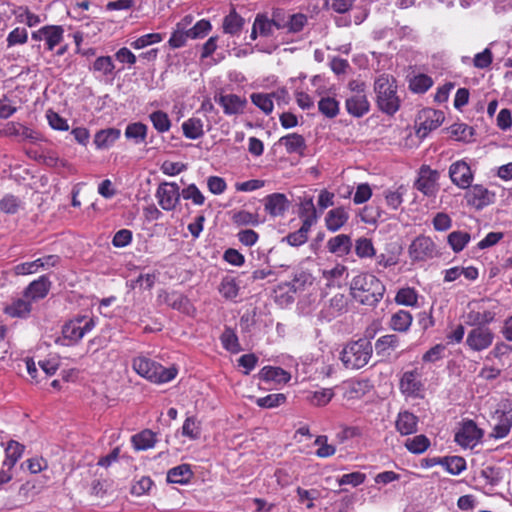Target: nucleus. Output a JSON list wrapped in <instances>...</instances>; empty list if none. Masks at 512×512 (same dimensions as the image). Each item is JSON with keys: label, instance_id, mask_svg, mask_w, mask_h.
<instances>
[{"label": "nucleus", "instance_id": "42", "mask_svg": "<svg viewBox=\"0 0 512 512\" xmlns=\"http://www.w3.org/2000/svg\"><path fill=\"white\" fill-rule=\"evenodd\" d=\"M318 109L327 118H335L339 114V102L333 97H322L318 102Z\"/></svg>", "mask_w": 512, "mask_h": 512}, {"label": "nucleus", "instance_id": "18", "mask_svg": "<svg viewBox=\"0 0 512 512\" xmlns=\"http://www.w3.org/2000/svg\"><path fill=\"white\" fill-rule=\"evenodd\" d=\"M265 211L273 217L282 216L289 208V200L283 193H273L265 197Z\"/></svg>", "mask_w": 512, "mask_h": 512}, {"label": "nucleus", "instance_id": "43", "mask_svg": "<svg viewBox=\"0 0 512 512\" xmlns=\"http://www.w3.org/2000/svg\"><path fill=\"white\" fill-rule=\"evenodd\" d=\"M333 397V389L322 388L320 390L310 392L307 399L310 402V404L321 407L327 405L332 400Z\"/></svg>", "mask_w": 512, "mask_h": 512}, {"label": "nucleus", "instance_id": "21", "mask_svg": "<svg viewBox=\"0 0 512 512\" xmlns=\"http://www.w3.org/2000/svg\"><path fill=\"white\" fill-rule=\"evenodd\" d=\"M349 219V214L344 207H337L327 212L325 224L329 231L336 232L343 227Z\"/></svg>", "mask_w": 512, "mask_h": 512}, {"label": "nucleus", "instance_id": "8", "mask_svg": "<svg viewBox=\"0 0 512 512\" xmlns=\"http://www.w3.org/2000/svg\"><path fill=\"white\" fill-rule=\"evenodd\" d=\"M439 172L423 165L420 168L419 176L414 183V187L427 197H435L438 187Z\"/></svg>", "mask_w": 512, "mask_h": 512}, {"label": "nucleus", "instance_id": "51", "mask_svg": "<svg viewBox=\"0 0 512 512\" xmlns=\"http://www.w3.org/2000/svg\"><path fill=\"white\" fill-rule=\"evenodd\" d=\"M405 192L406 189L404 188V186H400L395 191H385L384 196L387 206L393 210H397L403 202V195L405 194Z\"/></svg>", "mask_w": 512, "mask_h": 512}, {"label": "nucleus", "instance_id": "31", "mask_svg": "<svg viewBox=\"0 0 512 512\" xmlns=\"http://www.w3.org/2000/svg\"><path fill=\"white\" fill-rule=\"evenodd\" d=\"M220 341L223 348L232 354H237L242 351L238 336L231 327L225 326L220 336Z\"/></svg>", "mask_w": 512, "mask_h": 512}, {"label": "nucleus", "instance_id": "40", "mask_svg": "<svg viewBox=\"0 0 512 512\" xmlns=\"http://www.w3.org/2000/svg\"><path fill=\"white\" fill-rule=\"evenodd\" d=\"M471 237L468 232L453 231L448 235L447 241L455 253L461 252L469 243Z\"/></svg>", "mask_w": 512, "mask_h": 512}, {"label": "nucleus", "instance_id": "59", "mask_svg": "<svg viewBox=\"0 0 512 512\" xmlns=\"http://www.w3.org/2000/svg\"><path fill=\"white\" fill-rule=\"evenodd\" d=\"M28 40V32L23 27H16L7 36V46L12 47L18 44H25Z\"/></svg>", "mask_w": 512, "mask_h": 512}, {"label": "nucleus", "instance_id": "11", "mask_svg": "<svg viewBox=\"0 0 512 512\" xmlns=\"http://www.w3.org/2000/svg\"><path fill=\"white\" fill-rule=\"evenodd\" d=\"M465 194L467 204L481 210L494 203L495 193L480 184L471 185Z\"/></svg>", "mask_w": 512, "mask_h": 512}, {"label": "nucleus", "instance_id": "4", "mask_svg": "<svg viewBox=\"0 0 512 512\" xmlns=\"http://www.w3.org/2000/svg\"><path fill=\"white\" fill-rule=\"evenodd\" d=\"M372 353V343L367 338H360L343 347L340 360L346 369L357 370L368 364Z\"/></svg>", "mask_w": 512, "mask_h": 512}, {"label": "nucleus", "instance_id": "50", "mask_svg": "<svg viewBox=\"0 0 512 512\" xmlns=\"http://www.w3.org/2000/svg\"><path fill=\"white\" fill-rule=\"evenodd\" d=\"M254 24L259 31V36L270 37L274 33V27L266 14H257Z\"/></svg>", "mask_w": 512, "mask_h": 512}, {"label": "nucleus", "instance_id": "38", "mask_svg": "<svg viewBox=\"0 0 512 512\" xmlns=\"http://www.w3.org/2000/svg\"><path fill=\"white\" fill-rule=\"evenodd\" d=\"M149 119L154 129L159 133H166L171 128V120L168 114L162 110L152 112Z\"/></svg>", "mask_w": 512, "mask_h": 512}, {"label": "nucleus", "instance_id": "22", "mask_svg": "<svg viewBox=\"0 0 512 512\" xmlns=\"http://www.w3.org/2000/svg\"><path fill=\"white\" fill-rule=\"evenodd\" d=\"M121 131L118 128H107L98 131L94 136V144L97 149H108L120 138Z\"/></svg>", "mask_w": 512, "mask_h": 512}, {"label": "nucleus", "instance_id": "17", "mask_svg": "<svg viewBox=\"0 0 512 512\" xmlns=\"http://www.w3.org/2000/svg\"><path fill=\"white\" fill-rule=\"evenodd\" d=\"M215 100L222 106L226 115H237L244 111L247 100L236 94L220 95Z\"/></svg>", "mask_w": 512, "mask_h": 512}, {"label": "nucleus", "instance_id": "6", "mask_svg": "<svg viewBox=\"0 0 512 512\" xmlns=\"http://www.w3.org/2000/svg\"><path fill=\"white\" fill-rule=\"evenodd\" d=\"M409 257L412 261H426L438 255L434 241L425 235L416 237L408 248Z\"/></svg>", "mask_w": 512, "mask_h": 512}, {"label": "nucleus", "instance_id": "61", "mask_svg": "<svg viewBox=\"0 0 512 512\" xmlns=\"http://www.w3.org/2000/svg\"><path fill=\"white\" fill-rule=\"evenodd\" d=\"M366 480V475L361 472H352L348 474L342 475L337 479L339 486L343 485H352L353 487H357L363 484Z\"/></svg>", "mask_w": 512, "mask_h": 512}, {"label": "nucleus", "instance_id": "2", "mask_svg": "<svg viewBox=\"0 0 512 512\" xmlns=\"http://www.w3.org/2000/svg\"><path fill=\"white\" fill-rule=\"evenodd\" d=\"M132 368L139 376L155 384L170 382L178 373L175 367L165 368L160 363L143 355L133 359Z\"/></svg>", "mask_w": 512, "mask_h": 512}, {"label": "nucleus", "instance_id": "10", "mask_svg": "<svg viewBox=\"0 0 512 512\" xmlns=\"http://www.w3.org/2000/svg\"><path fill=\"white\" fill-rule=\"evenodd\" d=\"M494 340V334L488 327H474L471 329L466 337L467 347L474 351L480 352L489 348Z\"/></svg>", "mask_w": 512, "mask_h": 512}, {"label": "nucleus", "instance_id": "29", "mask_svg": "<svg viewBox=\"0 0 512 512\" xmlns=\"http://www.w3.org/2000/svg\"><path fill=\"white\" fill-rule=\"evenodd\" d=\"M32 309V301L27 298H19L14 300L5 308V313L11 317L25 318Z\"/></svg>", "mask_w": 512, "mask_h": 512}, {"label": "nucleus", "instance_id": "60", "mask_svg": "<svg viewBox=\"0 0 512 512\" xmlns=\"http://www.w3.org/2000/svg\"><path fill=\"white\" fill-rule=\"evenodd\" d=\"M40 490V485H38L33 480H28L20 486L18 494L20 497L23 498V500L28 501L32 499L35 495H37L40 492Z\"/></svg>", "mask_w": 512, "mask_h": 512}, {"label": "nucleus", "instance_id": "28", "mask_svg": "<svg viewBox=\"0 0 512 512\" xmlns=\"http://www.w3.org/2000/svg\"><path fill=\"white\" fill-rule=\"evenodd\" d=\"M193 477V472L189 464H181L171 468L167 472V481L175 484H186Z\"/></svg>", "mask_w": 512, "mask_h": 512}, {"label": "nucleus", "instance_id": "54", "mask_svg": "<svg viewBox=\"0 0 512 512\" xmlns=\"http://www.w3.org/2000/svg\"><path fill=\"white\" fill-rule=\"evenodd\" d=\"M182 434L192 440L200 438L201 428L195 417H187L182 426Z\"/></svg>", "mask_w": 512, "mask_h": 512}, {"label": "nucleus", "instance_id": "16", "mask_svg": "<svg viewBox=\"0 0 512 512\" xmlns=\"http://www.w3.org/2000/svg\"><path fill=\"white\" fill-rule=\"evenodd\" d=\"M345 108L349 115L360 118L370 110V103L366 94L348 95L345 100Z\"/></svg>", "mask_w": 512, "mask_h": 512}, {"label": "nucleus", "instance_id": "20", "mask_svg": "<svg viewBox=\"0 0 512 512\" xmlns=\"http://www.w3.org/2000/svg\"><path fill=\"white\" fill-rule=\"evenodd\" d=\"M396 429L401 435L417 432L418 417L409 411H401L396 419Z\"/></svg>", "mask_w": 512, "mask_h": 512}, {"label": "nucleus", "instance_id": "24", "mask_svg": "<svg viewBox=\"0 0 512 512\" xmlns=\"http://www.w3.org/2000/svg\"><path fill=\"white\" fill-rule=\"evenodd\" d=\"M279 143L284 145L288 154L297 153L303 155L306 149V142L302 135L291 133L279 139Z\"/></svg>", "mask_w": 512, "mask_h": 512}, {"label": "nucleus", "instance_id": "14", "mask_svg": "<svg viewBox=\"0 0 512 512\" xmlns=\"http://www.w3.org/2000/svg\"><path fill=\"white\" fill-rule=\"evenodd\" d=\"M60 261L58 255H47L31 262H23L14 267L16 275H29L39 271V269H47L55 267Z\"/></svg>", "mask_w": 512, "mask_h": 512}, {"label": "nucleus", "instance_id": "48", "mask_svg": "<svg viewBox=\"0 0 512 512\" xmlns=\"http://www.w3.org/2000/svg\"><path fill=\"white\" fill-rule=\"evenodd\" d=\"M314 445L319 446L315 454L319 458H328L336 453V447L328 444V437L326 435H319L314 441Z\"/></svg>", "mask_w": 512, "mask_h": 512}, {"label": "nucleus", "instance_id": "25", "mask_svg": "<svg viewBox=\"0 0 512 512\" xmlns=\"http://www.w3.org/2000/svg\"><path fill=\"white\" fill-rule=\"evenodd\" d=\"M352 247L351 238L346 234H339L332 237L327 242L329 252L338 256L347 255Z\"/></svg>", "mask_w": 512, "mask_h": 512}, {"label": "nucleus", "instance_id": "23", "mask_svg": "<svg viewBox=\"0 0 512 512\" xmlns=\"http://www.w3.org/2000/svg\"><path fill=\"white\" fill-rule=\"evenodd\" d=\"M148 126L142 122L129 123L125 128V138L135 145L146 143Z\"/></svg>", "mask_w": 512, "mask_h": 512}, {"label": "nucleus", "instance_id": "3", "mask_svg": "<svg viewBox=\"0 0 512 512\" xmlns=\"http://www.w3.org/2000/svg\"><path fill=\"white\" fill-rule=\"evenodd\" d=\"M374 91L378 108L388 114L394 115L400 107L397 96V85L393 76L382 74L375 79Z\"/></svg>", "mask_w": 512, "mask_h": 512}, {"label": "nucleus", "instance_id": "12", "mask_svg": "<svg viewBox=\"0 0 512 512\" xmlns=\"http://www.w3.org/2000/svg\"><path fill=\"white\" fill-rule=\"evenodd\" d=\"M449 177L460 189H468L474 178L470 166L464 160H458L449 167Z\"/></svg>", "mask_w": 512, "mask_h": 512}, {"label": "nucleus", "instance_id": "34", "mask_svg": "<svg viewBox=\"0 0 512 512\" xmlns=\"http://www.w3.org/2000/svg\"><path fill=\"white\" fill-rule=\"evenodd\" d=\"M312 226H309V223H302L301 227L294 232L289 233L286 235L282 242H286L292 247H299L303 244H305L308 240V235L311 230Z\"/></svg>", "mask_w": 512, "mask_h": 512}, {"label": "nucleus", "instance_id": "56", "mask_svg": "<svg viewBox=\"0 0 512 512\" xmlns=\"http://www.w3.org/2000/svg\"><path fill=\"white\" fill-rule=\"evenodd\" d=\"M432 84V79L429 76L420 74L410 81L409 87L415 93H424L432 86Z\"/></svg>", "mask_w": 512, "mask_h": 512}, {"label": "nucleus", "instance_id": "5", "mask_svg": "<svg viewBox=\"0 0 512 512\" xmlns=\"http://www.w3.org/2000/svg\"><path fill=\"white\" fill-rule=\"evenodd\" d=\"M95 326V319L86 315H78L66 322L62 327L63 339L68 341L66 345L78 343Z\"/></svg>", "mask_w": 512, "mask_h": 512}, {"label": "nucleus", "instance_id": "58", "mask_svg": "<svg viewBox=\"0 0 512 512\" xmlns=\"http://www.w3.org/2000/svg\"><path fill=\"white\" fill-rule=\"evenodd\" d=\"M163 40V34L161 33H149L145 34L131 43L134 49H142L151 44L159 43Z\"/></svg>", "mask_w": 512, "mask_h": 512}, {"label": "nucleus", "instance_id": "37", "mask_svg": "<svg viewBox=\"0 0 512 512\" xmlns=\"http://www.w3.org/2000/svg\"><path fill=\"white\" fill-rule=\"evenodd\" d=\"M299 217L302 219V223L308 222L309 226H313L317 222L318 215L312 198L304 199L301 202Z\"/></svg>", "mask_w": 512, "mask_h": 512}, {"label": "nucleus", "instance_id": "13", "mask_svg": "<svg viewBox=\"0 0 512 512\" xmlns=\"http://www.w3.org/2000/svg\"><path fill=\"white\" fill-rule=\"evenodd\" d=\"M444 113L439 110L428 109L422 111L419 116L420 123L417 129V136L425 138L431 131L437 129L444 121Z\"/></svg>", "mask_w": 512, "mask_h": 512}, {"label": "nucleus", "instance_id": "46", "mask_svg": "<svg viewBox=\"0 0 512 512\" xmlns=\"http://www.w3.org/2000/svg\"><path fill=\"white\" fill-rule=\"evenodd\" d=\"M115 69L114 62L110 56H99L93 62L91 70L94 72H100L103 76L113 74Z\"/></svg>", "mask_w": 512, "mask_h": 512}, {"label": "nucleus", "instance_id": "55", "mask_svg": "<svg viewBox=\"0 0 512 512\" xmlns=\"http://www.w3.org/2000/svg\"><path fill=\"white\" fill-rule=\"evenodd\" d=\"M181 196L186 200H191L194 205L201 206L205 202V197L195 184H190L181 191Z\"/></svg>", "mask_w": 512, "mask_h": 512}, {"label": "nucleus", "instance_id": "7", "mask_svg": "<svg viewBox=\"0 0 512 512\" xmlns=\"http://www.w3.org/2000/svg\"><path fill=\"white\" fill-rule=\"evenodd\" d=\"M155 197L163 210L172 211L180 201V187L175 182H162L156 190Z\"/></svg>", "mask_w": 512, "mask_h": 512}, {"label": "nucleus", "instance_id": "45", "mask_svg": "<svg viewBox=\"0 0 512 512\" xmlns=\"http://www.w3.org/2000/svg\"><path fill=\"white\" fill-rule=\"evenodd\" d=\"M430 446V441L425 435H417L413 438H409L405 442V447L411 453L421 454L427 450Z\"/></svg>", "mask_w": 512, "mask_h": 512}, {"label": "nucleus", "instance_id": "52", "mask_svg": "<svg viewBox=\"0 0 512 512\" xmlns=\"http://www.w3.org/2000/svg\"><path fill=\"white\" fill-rule=\"evenodd\" d=\"M286 401V395L282 393L277 394H269L265 397H260L256 399V404L261 408H275Z\"/></svg>", "mask_w": 512, "mask_h": 512}, {"label": "nucleus", "instance_id": "1", "mask_svg": "<svg viewBox=\"0 0 512 512\" xmlns=\"http://www.w3.org/2000/svg\"><path fill=\"white\" fill-rule=\"evenodd\" d=\"M385 290V285L370 273H360L350 282V295L362 305L376 306L382 300Z\"/></svg>", "mask_w": 512, "mask_h": 512}, {"label": "nucleus", "instance_id": "19", "mask_svg": "<svg viewBox=\"0 0 512 512\" xmlns=\"http://www.w3.org/2000/svg\"><path fill=\"white\" fill-rule=\"evenodd\" d=\"M422 386L416 370L405 372L400 380V390L408 397H418Z\"/></svg>", "mask_w": 512, "mask_h": 512}, {"label": "nucleus", "instance_id": "49", "mask_svg": "<svg viewBox=\"0 0 512 512\" xmlns=\"http://www.w3.org/2000/svg\"><path fill=\"white\" fill-rule=\"evenodd\" d=\"M399 339L394 334L381 336L375 343V349L378 354H385L390 349H395L398 346Z\"/></svg>", "mask_w": 512, "mask_h": 512}, {"label": "nucleus", "instance_id": "30", "mask_svg": "<svg viewBox=\"0 0 512 512\" xmlns=\"http://www.w3.org/2000/svg\"><path fill=\"white\" fill-rule=\"evenodd\" d=\"M412 321L413 317L410 312L406 310H399L391 316L389 326L394 331L407 332Z\"/></svg>", "mask_w": 512, "mask_h": 512}, {"label": "nucleus", "instance_id": "9", "mask_svg": "<svg viewBox=\"0 0 512 512\" xmlns=\"http://www.w3.org/2000/svg\"><path fill=\"white\" fill-rule=\"evenodd\" d=\"M483 437V431L473 420L463 421L455 434V442L465 448H473Z\"/></svg>", "mask_w": 512, "mask_h": 512}, {"label": "nucleus", "instance_id": "36", "mask_svg": "<svg viewBox=\"0 0 512 512\" xmlns=\"http://www.w3.org/2000/svg\"><path fill=\"white\" fill-rule=\"evenodd\" d=\"M245 20L235 10L225 16L223 20V30L226 34L237 35L241 32Z\"/></svg>", "mask_w": 512, "mask_h": 512}, {"label": "nucleus", "instance_id": "63", "mask_svg": "<svg viewBox=\"0 0 512 512\" xmlns=\"http://www.w3.org/2000/svg\"><path fill=\"white\" fill-rule=\"evenodd\" d=\"M480 476L485 479L486 484L496 486L502 479L501 471L494 466H487L480 472Z\"/></svg>", "mask_w": 512, "mask_h": 512}, {"label": "nucleus", "instance_id": "41", "mask_svg": "<svg viewBox=\"0 0 512 512\" xmlns=\"http://www.w3.org/2000/svg\"><path fill=\"white\" fill-rule=\"evenodd\" d=\"M64 29L62 26L48 25L45 35V45L47 50L52 51L57 45L63 41Z\"/></svg>", "mask_w": 512, "mask_h": 512}, {"label": "nucleus", "instance_id": "44", "mask_svg": "<svg viewBox=\"0 0 512 512\" xmlns=\"http://www.w3.org/2000/svg\"><path fill=\"white\" fill-rule=\"evenodd\" d=\"M395 302L399 305L415 307L418 303V294L414 288H402L397 292Z\"/></svg>", "mask_w": 512, "mask_h": 512}, {"label": "nucleus", "instance_id": "64", "mask_svg": "<svg viewBox=\"0 0 512 512\" xmlns=\"http://www.w3.org/2000/svg\"><path fill=\"white\" fill-rule=\"evenodd\" d=\"M446 346L443 344H436L422 356V361L425 363H435L444 358Z\"/></svg>", "mask_w": 512, "mask_h": 512}, {"label": "nucleus", "instance_id": "33", "mask_svg": "<svg viewBox=\"0 0 512 512\" xmlns=\"http://www.w3.org/2000/svg\"><path fill=\"white\" fill-rule=\"evenodd\" d=\"M24 448V445L20 444L19 442L10 440L5 449L6 458L3 462V467L12 469L17 461L21 458L24 452Z\"/></svg>", "mask_w": 512, "mask_h": 512}, {"label": "nucleus", "instance_id": "15", "mask_svg": "<svg viewBox=\"0 0 512 512\" xmlns=\"http://www.w3.org/2000/svg\"><path fill=\"white\" fill-rule=\"evenodd\" d=\"M51 288V281L48 276L41 275L38 279L32 281L24 290L23 297L31 301H38L45 298Z\"/></svg>", "mask_w": 512, "mask_h": 512}, {"label": "nucleus", "instance_id": "32", "mask_svg": "<svg viewBox=\"0 0 512 512\" xmlns=\"http://www.w3.org/2000/svg\"><path fill=\"white\" fill-rule=\"evenodd\" d=\"M182 131L187 139H199L204 135L203 121L200 118L191 117L182 123Z\"/></svg>", "mask_w": 512, "mask_h": 512}, {"label": "nucleus", "instance_id": "27", "mask_svg": "<svg viewBox=\"0 0 512 512\" xmlns=\"http://www.w3.org/2000/svg\"><path fill=\"white\" fill-rule=\"evenodd\" d=\"M131 442L135 450L144 451L153 448L156 443V434L145 429L131 437Z\"/></svg>", "mask_w": 512, "mask_h": 512}, {"label": "nucleus", "instance_id": "39", "mask_svg": "<svg viewBox=\"0 0 512 512\" xmlns=\"http://www.w3.org/2000/svg\"><path fill=\"white\" fill-rule=\"evenodd\" d=\"M498 418V422L493 427L491 436L496 439H502L506 437L510 432L512 426V417L507 413L502 412Z\"/></svg>", "mask_w": 512, "mask_h": 512}, {"label": "nucleus", "instance_id": "62", "mask_svg": "<svg viewBox=\"0 0 512 512\" xmlns=\"http://www.w3.org/2000/svg\"><path fill=\"white\" fill-rule=\"evenodd\" d=\"M493 62V53L489 47L485 48L482 52L475 54L473 58V65L478 69H486Z\"/></svg>", "mask_w": 512, "mask_h": 512}, {"label": "nucleus", "instance_id": "47", "mask_svg": "<svg viewBox=\"0 0 512 512\" xmlns=\"http://www.w3.org/2000/svg\"><path fill=\"white\" fill-rule=\"evenodd\" d=\"M219 292L225 299L232 300L238 296L239 286L235 279L225 277L220 283Z\"/></svg>", "mask_w": 512, "mask_h": 512}, {"label": "nucleus", "instance_id": "53", "mask_svg": "<svg viewBox=\"0 0 512 512\" xmlns=\"http://www.w3.org/2000/svg\"><path fill=\"white\" fill-rule=\"evenodd\" d=\"M252 103L261 109L265 114H270L273 111V101L271 95L264 93H253L251 95Z\"/></svg>", "mask_w": 512, "mask_h": 512}, {"label": "nucleus", "instance_id": "35", "mask_svg": "<svg viewBox=\"0 0 512 512\" xmlns=\"http://www.w3.org/2000/svg\"><path fill=\"white\" fill-rule=\"evenodd\" d=\"M496 313L493 311H484L483 313L471 310L468 312L466 324L474 327H486L495 320Z\"/></svg>", "mask_w": 512, "mask_h": 512}, {"label": "nucleus", "instance_id": "57", "mask_svg": "<svg viewBox=\"0 0 512 512\" xmlns=\"http://www.w3.org/2000/svg\"><path fill=\"white\" fill-rule=\"evenodd\" d=\"M450 133L458 141H469L473 136V129L467 124L455 123L450 127Z\"/></svg>", "mask_w": 512, "mask_h": 512}, {"label": "nucleus", "instance_id": "26", "mask_svg": "<svg viewBox=\"0 0 512 512\" xmlns=\"http://www.w3.org/2000/svg\"><path fill=\"white\" fill-rule=\"evenodd\" d=\"M259 378L263 381H274L276 383H287L291 375L280 367L265 366L259 372Z\"/></svg>", "mask_w": 512, "mask_h": 512}]
</instances>
